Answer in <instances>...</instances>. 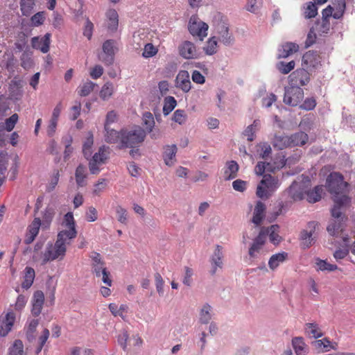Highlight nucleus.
Masks as SVG:
<instances>
[{
    "label": "nucleus",
    "mask_w": 355,
    "mask_h": 355,
    "mask_svg": "<svg viewBox=\"0 0 355 355\" xmlns=\"http://www.w3.org/2000/svg\"><path fill=\"white\" fill-rule=\"evenodd\" d=\"M261 184L263 185L269 191H274L279 187L278 180L270 174L263 175L261 180Z\"/></svg>",
    "instance_id": "473e14b6"
},
{
    "label": "nucleus",
    "mask_w": 355,
    "mask_h": 355,
    "mask_svg": "<svg viewBox=\"0 0 355 355\" xmlns=\"http://www.w3.org/2000/svg\"><path fill=\"white\" fill-rule=\"evenodd\" d=\"M87 177V166L80 164L75 172L76 182L79 187H83L87 184L86 178Z\"/></svg>",
    "instance_id": "a878e982"
},
{
    "label": "nucleus",
    "mask_w": 355,
    "mask_h": 355,
    "mask_svg": "<svg viewBox=\"0 0 355 355\" xmlns=\"http://www.w3.org/2000/svg\"><path fill=\"white\" fill-rule=\"evenodd\" d=\"M304 98L303 89L297 85L285 87L284 103L291 106H297Z\"/></svg>",
    "instance_id": "20e7f679"
},
{
    "label": "nucleus",
    "mask_w": 355,
    "mask_h": 355,
    "mask_svg": "<svg viewBox=\"0 0 355 355\" xmlns=\"http://www.w3.org/2000/svg\"><path fill=\"white\" fill-rule=\"evenodd\" d=\"M19 165V159L18 155H15L12 159V162L10 168V173H11L10 179L13 180L15 179L16 175L18 173V168Z\"/></svg>",
    "instance_id": "052dcab7"
},
{
    "label": "nucleus",
    "mask_w": 355,
    "mask_h": 355,
    "mask_svg": "<svg viewBox=\"0 0 355 355\" xmlns=\"http://www.w3.org/2000/svg\"><path fill=\"white\" fill-rule=\"evenodd\" d=\"M113 92H114L113 84L110 82H107L102 87V88L100 91L99 95H100V97L103 101H107L111 97V96L113 94Z\"/></svg>",
    "instance_id": "3c124183"
},
{
    "label": "nucleus",
    "mask_w": 355,
    "mask_h": 355,
    "mask_svg": "<svg viewBox=\"0 0 355 355\" xmlns=\"http://www.w3.org/2000/svg\"><path fill=\"white\" fill-rule=\"evenodd\" d=\"M309 71L306 68L298 69L289 76L290 85L299 87L306 85L310 80Z\"/></svg>",
    "instance_id": "6e6552de"
},
{
    "label": "nucleus",
    "mask_w": 355,
    "mask_h": 355,
    "mask_svg": "<svg viewBox=\"0 0 355 355\" xmlns=\"http://www.w3.org/2000/svg\"><path fill=\"white\" fill-rule=\"evenodd\" d=\"M162 157L166 166H171L175 162V155L178 148L175 144L166 145L163 148Z\"/></svg>",
    "instance_id": "a211bd4d"
},
{
    "label": "nucleus",
    "mask_w": 355,
    "mask_h": 355,
    "mask_svg": "<svg viewBox=\"0 0 355 355\" xmlns=\"http://www.w3.org/2000/svg\"><path fill=\"white\" fill-rule=\"evenodd\" d=\"M103 53L98 55L99 60L105 65H112L114 60L115 54V41L114 40H107L102 46Z\"/></svg>",
    "instance_id": "423d86ee"
},
{
    "label": "nucleus",
    "mask_w": 355,
    "mask_h": 355,
    "mask_svg": "<svg viewBox=\"0 0 355 355\" xmlns=\"http://www.w3.org/2000/svg\"><path fill=\"white\" fill-rule=\"evenodd\" d=\"M334 10V8L329 5L322 10L321 19L317 20L313 25L312 28L319 36L326 37L330 33L331 29L330 19Z\"/></svg>",
    "instance_id": "f03ea898"
},
{
    "label": "nucleus",
    "mask_w": 355,
    "mask_h": 355,
    "mask_svg": "<svg viewBox=\"0 0 355 355\" xmlns=\"http://www.w3.org/2000/svg\"><path fill=\"white\" fill-rule=\"evenodd\" d=\"M60 176V175L59 170L57 168H54L51 175L50 176L49 182L46 186V192L50 193L55 189L59 182Z\"/></svg>",
    "instance_id": "c03bdc74"
},
{
    "label": "nucleus",
    "mask_w": 355,
    "mask_h": 355,
    "mask_svg": "<svg viewBox=\"0 0 355 355\" xmlns=\"http://www.w3.org/2000/svg\"><path fill=\"white\" fill-rule=\"evenodd\" d=\"M51 34L46 33L44 36H36L31 39L32 47L35 49L40 50L43 53L49 52L51 44Z\"/></svg>",
    "instance_id": "9b49d317"
},
{
    "label": "nucleus",
    "mask_w": 355,
    "mask_h": 355,
    "mask_svg": "<svg viewBox=\"0 0 355 355\" xmlns=\"http://www.w3.org/2000/svg\"><path fill=\"white\" fill-rule=\"evenodd\" d=\"M318 14V8L313 2H309L304 11V17L306 19L315 17Z\"/></svg>",
    "instance_id": "4d7b16f0"
},
{
    "label": "nucleus",
    "mask_w": 355,
    "mask_h": 355,
    "mask_svg": "<svg viewBox=\"0 0 355 355\" xmlns=\"http://www.w3.org/2000/svg\"><path fill=\"white\" fill-rule=\"evenodd\" d=\"M304 330L310 338H318L323 335L318 324L315 322L306 323L304 326Z\"/></svg>",
    "instance_id": "2f4dec72"
},
{
    "label": "nucleus",
    "mask_w": 355,
    "mask_h": 355,
    "mask_svg": "<svg viewBox=\"0 0 355 355\" xmlns=\"http://www.w3.org/2000/svg\"><path fill=\"white\" fill-rule=\"evenodd\" d=\"M35 277V272L34 269L31 267H26L24 270V280L21 284L22 288L25 289L29 288L33 283Z\"/></svg>",
    "instance_id": "72a5a7b5"
},
{
    "label": "nucleus",
    "mask_w": 355,
    "mask_h": 355,
    "mask_svg": "<svg viewBox=\"0 0 355 355\" xmlns=\"http://www.w3.org/2000/svg\"><path fill=\"white\" fill-rule=\"evenodd\" d=\"M96 85L92 82V81H87L85 83H84L78 90V94L80 96H88L93 90L94 87Z\"/></svg>",
    "instance_id": "5fc2aeb1"
},
{
    "label": "nucleus",
    "mask_w": 355,
    "mask_h": 355,
    "mask_svg": "<svg viewBox=\"0 0 355 355\" xmlns=\"http://www.w3.org/2000/svg\"><path fill=\"white\" fill-rule=\"evenodd\" d=\"M323 192L322 185H318L312 190L306 192V200L310 203H315L320 200Z\"/></svg>",
    "instance_id": "c756f323"
},
{
    "label": "nucleus",
    "mask_w": 355,
    "mask_h": 355,
    "mask_svg": "<svg viewBox=\"0 0 355 355\" xmlns=\"http://www.w3.org/2000/svg\"><path fill=\"white\" fill-rule=\"evenodd\" d=\"M157 52V49L150 43L145 45L142 56L146 58L154 56Z\"/></svg>",
    "instance_id": "680f3d73"
},
{
    "label": "nucleus",
    "mask_w": 355,
    "mask_h": 355,
    "mask_svg": "<svg viewBox=\"0 0 355 355\" xmlns=\"http://www.w3.org/2000/svg\"><path fill=\"white\" fill-rule=\"evenodd\" d=\"M350 201V199L348 196L345 195H342L338 196L336 195L334 198V205L338 206L339 207H343V206L347 205Z\"/></svg>",
    "instance_id": "69168bd1"
},
{
    "label": "nucleus",
    "mask_w": 355,
    "mask_h": 355,
    "mask_svg": "<svg viewBox=\"0 0 355 355\" xmlns=\"http://www.w3.org/2000/svg\"><path fill=\"white\" fill-rule=\"evenodd\" d=\"M154 277H155V283L156 290L160 296H163L164 293V282L163 280V278L159 272L155 273Z\"/></svg>",
    "instance_id": "13d9d810"
},
{
    "label": "nucleus",
    "mask_w": 355,
    "mask_h": 355,
    "mask_svg": "<svg viewBox=\"0 0 355 355\" xmlns=\"http://www.w3.org/2000/svg\"><path fill=\"white\" fill-rule=\"evenodd\" d=\"M42 222L40 218H35L31 224L28 227V233L25 239V243H31L38 234Z\"/></svg>",
    "instance_id": "aec40b11"
},
{
    "label": "nucleus",
    "mask_w": 355,
    "mask_h": 355,
    "mask_svg": "<svg viewBox=\"0 0 355 355\" xmlns=\"http://www.w3.org/2000/svg\"><path fill=\"white\" fill-rule=\"evenodd\" d=\"M261 152L259 153V157L262 159H267L272 153V148L268 143H263L260 146Z\"/></svg>",
    "instance_id": "338daca9"
},
{
    "label": "nucleus",
    "mask_w": 355,
    "mask_h": 355,
    "mask_svg": "<svg viewBox=\"0 0 355 355\" xmlns=\"http://www.w3.org/2000/svg\"><path fill=\"white\" fill-rule=\"evenodd\" d=\"M187 119V115L185 114L184 110H177L174 112L173 114V121L178 123L180 125H182L185 123Z\"/></svg>",
    "instance_id": "bf43d9fd"
},
{
    "label": "nucleus",
    "mask_w": 355,
    "mask_h": 355,
    "mask_svg": "<svg viewBox=\"0 0 355 355\" xmlns=\"http://www.w3.org/2000/svg\"><path fill=\"white\" fill-rule=\"evenodd\" d=\"M292 345L297 355H306L307 351L302 338L295 337L293 338Z\"/></svg>",
    "instance_id": "ea45409f"
},
{
    "label": "nucleus",
    "mask_w": 355,
    "mask_h": 355,
    "mask_svg": "<svg viewBox=\"0 0 355 355\" xmlns=\"http://www.w3.org/2000/svg\"><path fill=\"white\" fill-rule=\"evenodd\" d=\"M216 33L218 35L216 37L217 40H219L225 46H230L234 43V37L229 32V28L225 23H219L216 25Z\"/></svg>",
    "instance_id": "9d476101"
},
{
    "label": "nucleus",
    "mask_w": 355,
    "mask_h": 355,
    "mask_svg": "<svg viewBox=\"0 0 355 355\" xmlns=\"http://www.w3.org/2000/svg\"><path fill=\"white\" fill-rule=\"evenodd\" d=\"M212 306L208 303L204 304L199 311L198 321L200 324H207L212 318Z\"/></svg>",
    "instance_id": "b1692460"
},
{
    "label": "nucleus",
    "mask_w": 355,
    "mask_h": 355,
    "mask_svg": "<svg viewBox=\"0 0 355 355\" xmlns=\"http://www.w3.org/2000/svg\"><path fill=\"white\" fill-rule=\"evenodd\" d=\"M327 185L330 193L338 195L346 189L348 184L344 181L341 173L333 172L327 178Z\"/></svg>",
    "instance_id": "7ed1b4c3"
},
{
    "label": "nucleus",
    "mask_w": 355,
    "mask_h": 355,
    "mask_svg": "<svg viewBox=\"0 0 355 355\" xmlns=\"http://www.w3.org/2000/svg\"><path fill=\"white\" fill-rule=\"evenodd\" d=\"M10 355H22L24 352V345L21 340H15L12 346L9 349Z\"/></svg>",
    "instance_id": "6e6d98bb"
},
{
    "label": "nucleus",
    "mask_w": 355,
    "mask_h": 355,
    "mask_svg": "<svg viewBox=\"0 0 355 355\" xmlns=\"http://www.w3.org/2000/svg\"><path fill=\"white\" fill-rule=\"evenodd\" d=\"M320 64V57L316 51H309L302 57V66L309 71L318 69Z\"/></svg>",
    "instance_id": "1a4fd4ad"
},
{
    "label": "nucleus",
    "mask_w": 355,
    "mask_h": 355,
    "mask_svg": "<svg viewBox=\"0 0 355 355\" xmlns=\"http://www.w3.org/2000/svg\"><path fill=\"white\" fill-rule=\"evenodd\" d=\"M62 225L66 228L67 230H76V222L73 218V215L72 212H67L63 218V221Z\"/></svg>",
    "instance_id": "603ef678"
},
{
    "label": "nucleus",
    "mask_w": 355,
    "mask_h": 355,
    "mask_svg": "<svg viewBox=\"0 0 355 355\" xmlns=\"http://www.w3.org/2000/svg\"><path fill=\"white\" fill-rule=\"evenodd\" d=\"M67 248L62 247L61 245L55 243L54 245L49 243L44 251L42 259V264L54 261L55 259H62L65 256Z\"/></svg>",
    "instance_id": "39448f33"
},
{
    "label": "nucleus",
    "mask_w": 355,
    "mask_h": 355,
    "mask_svg": "<svg viewBox=\"0 0 355 355\" xmlns=\"http://www.w3.org/2000/svg\"><path fill=\"white\" fill-rule=\"evenodd\" d=\"M265 234L264 231H260L259 234L253 239L248 252L251 258L256 257V253L259 252L266 243Z\"/></svg>",
    "instance_id": "f3484780"
},
{
    "label": "nucleus",
    "mask_w": 355,
    "mask_h": 355,
    "mask_svg": "<svg viewBox=\"0 0 355 355\" xmlns=\"http://www.w3.org/2000/svg\"><path fill=\"white\" fill-rule=\"evenodd\" d=\"M15 317L13 313L8 312L0 316V336H6L11 330Z\"/></svg>",
    "instance_id": "ddd939ff"
},
{
    "label": "nucleus",
    "mask_w": 355,
    "mask_h": 355,
    "mask_svg": "<svg viewBox=\"0 0 355 355\" xmlns=\"http://www.w3.org/2000/svg\"><path fill=\"white\" fill-rule=\"evenodd\" d=\"M260 125V121L259 119H255L253 123L248 125L245 130L243 131V135L248 137V141H252L254 139L255 132L258 130L259 126Z\"/></svg>",
    "instance_id": "4c0bfd02"
},
{
    "label": "nucleus",
    "mask_w": 355,
    "mask_h": 355,
    "mask_svg": "<svg viewBox=\"0 0 355 355\" xmlns=\"http://www.w3.org/2000/svg\"><path fill=\"white\" fill-rule=\"evenodd\" d=\"M208 25L202 21H198V19L192 16L189 21L188 29L189 33L193 36H198L200 40L207 35Z\"/></svg>",
    "instance_id": "0eeeda50"
},
{
    "label": "nucleus",
    "mask_w": 355,
    "mask_h": 355,
    "mask_svg": "<svg viewBox=\"0 0 355 355\" xmlns=\"http://www.w3.org/2000/svg\"><path fill=\"white\" fill-rule=\"evenodd\" d=\"M107 28L111 32H115L119 26V15L116 10L110 9L107 13Z\"/></svg>",
    "instance_id": "cd10ccee"
},
{
    "label": "nucleus",
    "mask_w": 355,
    "mask_h": 355,
    "mask_svg": "<svg viewBox=\"0 0 355 355\" xmlns=\"http://www.w3.org/2000/svg\"><path fill=\"white\" fill-rule=\"evenodd\" d=\"M300 189V184L296 182H293L288 189L290 196L295 200H302L304 198V194Z\"/></svg>",
    "instance_id": "a18cd8bd"
},
{
    "label": "nucleus",
    "mask_w": 355,
    "mask_h": 355,
    "mask_svg": "<svg viewBox=\"0 0 355 355\" xmlns=\"http://www.w3.org/2000/svg\"><path fill=\"white\" fill-rule=\"evenodd\" d=\"M299 49V46L293 42H286L279 49L278 58H286Z\"/></svg>",
    "instance_id": "393cba45"
},
{
    "label": "nucleus",
    "mask_w": 355,
    "mask_h": 355,
    "mask_svg": "<svg viewBox=\"0 0 355 355\" xmlns=\"http://www.w3.org/2000/svg\"><path fill=\"white\" fill-rule=\"evenodd\" d=\"M121 136V140L119 145H118V148L119 149L133 148L144 141L146 132L140 126H137L131 130L122 129Z\"/></svg>",
    "instance_id": "f257e3e1"
},
{
    "label": "nucleus",
    "mask_w": 355,
    "mask_h": 355,
    "mask_svg": "<svg viewBox=\"0 0 355 355\" xmlns=\"http://www.w3.org/2000/svg\"><path fill=\"white\" fill-rule=\"evenodd\" d=\"M35 0H20V7L22 15L30 16L33 11Z\"/></svg>",
    "instance_id": "37998d69"
},
{
    "label": "nucleus",
    "mask_w": 355,
    "mask_h": 355,
    "mask_svg": "<svg viewBox=\"0 0 355 355\" xmlns=\"http://www.w3.org/2000/svg\"><path fill=\"white\" fill-rule=\"evenodd\" d=\"M19 116L17 114H13L9 118L6 119L5 123H0V130H6L10 132L15 128Z\"/></svg>",
    "instance_id": "a19ab883"
},
{
    "label": "nucleus",
    "mask_w": 355,
    "mask_h": 355,
    "mask_svg": "<svg viewBox=\"0 0 355 355\" xmlns=\"http://www.w3.org/2000/svg\"><path fill=\"white\" fill-rule=\"evenodd\" d=\"M263 0H248L247 10L251 12H257L262 6Z\"/></svg>",
    "instance_id": "e2e57ef3"
},
{
    "label": "nucleus",
    "mask_w": 355,
    "mask_h": 355,
    "mask_svg": "<svg viewBox=\"0 0 355 355\" xmlns=\"http://www.w3.org/2000/svg\"><path fill=\"white\" fill-rule=\"evenodd\" d=\"M227 168L225 171V180H230L236 177L239 166L236 162L232 160L226 163Z\"/></svg>",
    "instance_id": "7c9ffc66"
},
{
    "label": "nucleus",
    "mask_w": 355,
    "mask_h": 355,
    "mask_svg": "<svg viewBox=\"0 0 355 355\" xmlns=\"http://www.w3.org/2000/svg\"><path fill=\"white\" fill-rule=\"evenodd\" d=\"M217 39L216 36H213L210 37L205 46H204L203 49L207 55H212L215 54L217 51Z\"/></svg>",
    "instance_id": "8fccbe9b"
},
{
    "label": "nucleus",
    "mask_w": 355,
    "mask_h": 355,
    "mask_svg": "<svg viewBox=\"0 0 355 355\" xmlns=\"http://www.w3.org/2000/svg\"><path fill=\"white\" fill-rule=\"evenodd\" d=\"M313 230L308 232L307 230H302L300 233V239L302 240V248L307 249L311 246L313 243V238L312 237Z\"/></svg>",
    "instance_id": "58836bf2"
},
{
    "label": "nucleus",
    "mask_w": 355,
    "mask_h": 355,
    "mask_svg": "<svg viewBox=\"0 0 355 355\" xmlns=\"http://www.w3.org/2000/svg\"><path fill=\"white\" fill-rule=\"evenodd\" d=\"M279 227L278 225H272L269 227H263L260 231H264L265 234V240L266 241L267 236H269L270 241L274 245H278L282 238L278 234Z\"/></svg>",
    "instance_id": "4be33fe9"
},
{
    "label": "nucleus",
    "mask_w": 355,
    "mask_h": 355,
    "mask_svg": "<svg viewBox=\"0 0 355 355\" xmlns=\"http://www.w3.org/2000/svg\"><path fill=\"white\" fill-rule=\"evenodd\" d=\"M118 220L123 224H126L128 221V213L126 209L121 206H118L116 209Z\"/></svg>",
    "instance_id": "0e129e2a"
},
{
    "label": "nucleus",
    "mask_w": 355,
    "mask_h": 355,
    "mask_svg": "<svg viewBox=\"0 0 355 355\" xmlns=\"http://www.w3.org/2000/svg\"><path fill=\"white\" fill-rule=\"evenodd\" d=\"M180 55L185 59H193L198 57L195 44L189 41L184 42L179 47Z\"/></svg>",
    "instance_id": "4468645a"
},
{
    "label": "nucleus",
    "mask_w": 355,
    "mask_h": 355,
    "mask_svg": "<svg viewBox=\"0 0 355 355\" xmlns=\"http://www.w3.org/2000/svg\"><path fill=\"white\" fill-rule=\"evenodd\" d=\"M309 137L304 132H297L289 136L290 146H303L308 141Z\"/></svg>",
    "instance_id": "c85d7f7f"
},
{
    "label": "nucleus",
    "mask_w": 355,
    "mask_h": 355,
    "mask_svg": "<svg viewBox=\"0 0 355 355\" xmlns=\"http://www.w3.org/2000/svg\"><path fill=\"white\" fill-rule=\"evenodd\" d=\"M273 146L279 150L290 147L289 136L275 135L273 139Z\"/></svg>",
    "instance_id": "e433bc0d"
},
{
    "label": "nucleus",
    "mask_w": 355,
    "mask_h": 355,
    "mask_svg": "<svg viewBox=\"0 0 355 355\" xmlns=\"http://www.w3.org/2000/svg\"><path fill=\"white\" fill-rule=\"evenodd\" d=\"M44 302V295L42 291H37L34 293L32 300L31 313L33 316H38L42 311Z\"/></svg>",
    "instance_id": "dca6fc26"
},
{
    "label": "nucleus",
    "mask_w": 355,
    "mask_h": 355,
    "mask_svg": "<svg viewBox=\"0 0 355 355\" xmlns=\"http://www.w3.org/2000/svg\"><path fill=\"white\" fill-rule=\"evenodd\" d=\"M77 236L76 230H63L60 231L57 235V239L55 243L61 245L62 247L67 248V245H69L71 240L75 239Z\"/></svg>",
    "instance_id": "2eb2a0df"
},
{
    "label": "nucleus",
    "mask_w": 355,
    "mask_h": 355,
    "mask_svg": "<svg viewBox=\"0 0 355 355\" xmlns=\"http://www.w3.org/2000/svg\"><path fill=\"white\" fill-rule=\"evenodd\" d=\"M21 66L24 69H29L33 66V60L32 52L28 50L24 51L21 58Z\"/></svg>",
    "instance_id": "79ce46f5"
},
{
    "label": "nucleus",
    "mask_w": 355,
    "mask_h": 355,
    "mask_svg": "<svg viewBox=\"0 0 355 355\" xmlns=\"http://www.w3.org/2000/svg\"><path fill=\"white\" fill-rule=\"evenodd\" d=\"M315 269L317 271H328L331 272L338 269V266L335 264H331L326 260H322L318 257L315 259Z\"/></svg>",
    "instance_id": "f704fd0d"
},
{
    "label": "nucleus",
    "mask_w": 355,
    "mask_h": 355,
    "mask_svg": "<svg viewBox=\"0 0 355 355\" xmlns=\"http://www.w3.org/2000/svg\"><path fill=\"white\" fill-rule=\"evenodd\" d=\"M104 130L105 132L104 135L105 141L108 144H118L119 145L122 137V130L116 131L107 125L104 127Z\"/></svg>",
    "instance_id": "5701e85b"
},
{
    "label": "nucleus",
    "mask_w": 355,
    "mask_h": 355,
    "mask_svg": "<svg viewBox=\"0 0 355 355\" xmlns=\"http://www.w3.org/2000/svg\"><path fill=\"white\" fill-rule=\"evenodd\" d=\"M143 123L146 126V130L148 133H150L155 126V120L152 113L146 112L143 114Z\"/></svg>",
    "instance_id": "de8ad7c7"
},
{
    "label": "nucleus",
    "mask_w": 355,
    "mask_h": 355,
    "mask_svg": "<svg viewBox=\"0 0 355 355\" xmlns=\"http://www.w3.org/2000/svg\"><path fill=\"white\" fill-rule=\"evenodd\" d=\"M287 257L288 253L285 252L272 255L268 261L270 268L274 270L277 268L281 263L286 259Z\"/></svg>",
    "instance_id": "c9c22d12"
},
{
    "label": "nucleus",
    "mask_w": 355,
    "mask_h": 355,
    "mask_svg": "<svg viewBox=\"0 0 355 355\" xmlns=\"http://www.w3.org/2000/svg\"><path fill=\"white\" fill-rule=\"evenodd\" d=\"M295 66V62L293 60H291L288 62H279L277 64V69L283 74H287L291 72Z\"/></svg>",
    "instance_id": "864d4df0"
},
{
    "label": "nucleus",
    "mask_w": 355,
    "mask_h": 355,
    "mask_svg": "<svg viewBox=\"0 0 355 355\" xmlns=\"http://www.w3.org/2000/svg\"><path fill=\"white\" fill-rule=\"evenodd\" d=\"M347 219H332L327 227V230L331 236H338L345 227Z\"/></svg>",
    "instance_id": "6ab92c4d"
},
{
    "label": "nucleus",
    "mask_w": 355,
    "mask_h": 355,
    "mask_svg": "<svg viewBox=\"0 0 355 355\" xmlns=\"http://www.w3.org/2000/svg\"><path fill=\"white\" fill-rule=\"evenodd\" d=\"M223 252L221 246L217 245L214 254L211 257V275H214L216 272L218 268H221L223 266Z\"/></svg>",
    "instance_id": "412c9836"
},
{
    "label": "nucleus",
    "mask_w": 355,
    "mask_h": 355,
    "mask_svg": "<svg viewBox=\"0 0 355 355\" xmlns=\"http://www.w3.org/2000/svg\"><path fill=\"white\" fill-rule=\"evenodd\" d=\"M55 209L53 207L47 206L42 212V224L49 227L55 216Z\"/></svg>",
    "instance_id": "49530a36"
},
{
    "label": "nucleus",
    "mask_w": 355,
    "mask_h": 355,
    "mask_svg": "<svg viewBox=\"0 0 355 355\" xmlns=\"http://www.w3.org/2000/svg\"><path fill=\"white\" fill-rule=\"evenodd\" d=\"M175 82L176 87L180 89L184 93L189 92L191 89L189 73L186 70H181L178 72Z\"/></svg>",
    "instance_id": "f8f14e48"
},
{
    "label": "nucleus",
    "mask_w": 355,
    "mask_h": 355,
    "mask_svg": "<svg viewBox=\"0 0 355 355\" xmlns=\"http://www.w3.org/2000/svg\"><path fill=\"white\" fill-rule=\"evenodd\" d=\"M266 210V205L263 202L261 201H257L255 205L253 217L252 218V222L256 225H259L261 224L262 220L264 218V212Z\"/></svg>",
    "instance_id": "bb28decb"
},
{
    "label": "nucleus",
    "mask_w": 355,
    "mask_h": 355,
    "mask_svg": "<svg viewBox=\"0 0 355 355\" xmlns=\"http://www.w3.org/2000/svg\"><path fill=\"white\" fill-rule=\"evenodd\" d=\"M177 105V101L173 96H167L164 98V104L163 106V113L165 116H167L171 113L175 106Z\"/></svg>",
    "instance_id": "09e8293b"
},
{
    "label": "nucleus",
    "mask_w": 355,
    "mask_h": 355,
    "mask_svg": "<svg viewBox=\"0 0 355 355\" xmlns=\"http://www.w3.org/2000/svg\"><path fill=\"white\" fill-rule=\"evenodd\" d=\"M316 105V101L314 98H306L303 103L300 105V108L304 110H312L315 108Z\"/></svg>",
    "instance_id": "774afa93"
}]
</instances>
